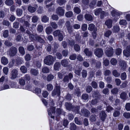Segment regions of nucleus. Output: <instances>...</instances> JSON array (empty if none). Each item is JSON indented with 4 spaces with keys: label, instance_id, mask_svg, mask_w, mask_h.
I'll list each match as a JSON object with an SVG mask.
<instances>
[{
    "label": "nucleus",
    "instance_id": "obj_46",
    "mask_svg": "<svg viewBox=\"0 0 130 130\" xmlns=\"http://www.w3.org/2000/svg\"><path fill=\"white\" fill-rule=\"evenodd\" d=\"M126 77V73L125 72H123L122 73L121 75V79L123 80H125Z\"/></svg>",
    "mask_w": 130,
    "mask_h": 130
},
{
    "label": "nucleus",
    "instance_id": "obj_37",
    "mask_svg": "<svg viewBox=\"0 0 130 130\" xmlns=\"http://www.w3.org/2000/svg\"><path fill=\"white\" fill-rule=\"evenodd\" d=\"M20 70L23 73H25L27 72V68L24 66H22L20 68Z\"/></svg>",
    "mask_w": 130,
    "mask_h": 130
},
{
    "label": "nucleus",
    "instance_id": "obj_52",
    "mask_svg": "<svg viewBox=\"0 0 130 130\" xmlns=\"http://www.w3.org/2000/svg\"><path fill=\"white\" fill-rule=\"evenodd\" d=\"M23 78L27 82H28L30 79V76L27 74H26Z\"/></svg>",
    "mask_w": 130,
    "mask_h": 130
},
{
    "label": "nucleus",
    "instance_id": "obj_26",
    "mask_svg": "<svg viewBox=\"0 0 130 130\" xmlns=\"http://www.w3.org/2000/svg\"><path fill=\"white\" fill-rule=\"evenodd\" d=\"M53 31L52 28L50 27H47L45 29V32L47 34H50Z\"/></svg>",
    "mask_w": 130,
    "mask_h": 130
},
{
    "label": "nucleus",
    "instance_id": "obj_57",
    "mask_svg": "<svg viewBox=\"0 0 130 130\" xmlns=\"http://www.w3.org/2000/svg\"><path fill=\"white\" fill-rule=\"evenodd\" d=\"M74 11L77 14H79L80 12V10L78 8L75 7L74 9Z\"/></svg>",
    "mask_w": 130,
    "mask_h": 130
},
{
    "label": "nucleus",
    "instance_id": "obj_58",
    "mask_svg": "<svg viewBox=\"0 0 130 130\" xmlns=\"http://www.w3.org/2000/svg\"><path fill=\"white\" fill-rule=\"evenodd\" d=\"M92 87L94 88H96L98 87V84L95 81H93L91 83Z\"/></svg>",
    "mask_w": 130,
    "mask_h": 130
},
{
    "label": "nucleus",
    "instance_id": "obj_9",
    "mask_svg": "<svg viewBox=\"0 0 130 130\" xmlns=\"http://www.w3.org/2000/svg\"><path fill=\"white\" fill-rule=\"evenodd\" d=\"M17 48L14 47H12L9 51V54L11 56H14L17 52Z\"/></svg>",
    "mask_w": 130,
    "mask_h": 130
},
{
    "label": "nucleus",
    "instance_id": "obj_41",
    "mask_svg": "<svg viewBox=\"0 0 130 130\" xmlns=\"http://www.w3.org/2000/svg\"><path fill=\"white\" fill-rule=\"evenodd\" d=\"M60 31L59 30H56L53 33V34L55 36H58L61 33Z\"/></svg>",
    "mask_w": 130,
    "mask_h": 130
},
{
    "label": "nucleus",
    "instance_id": "obj_60",
    "mask_svg": "<svg viewBox=\"0 0 130 130\" xmlns=\"http://www.w3.org/2000/svg\"><path fill=\"white\" fill-rule=\"evenodd\" d=\"M76 54H73L70 55L69 58L72 60H74L76 59Z\"/></svg>",
    "mask_w": 130,
    "mask_h": 130
},
{
    "label": "nucleus",
    "instance_id": "obj_11",
    "mask_svg": "<svg viewBox=\"0 0 130 130\" xmlns=\"http://www.w3.org/2000/svg\"><path fill=\"white\" fill-rule=\"evenodd\" d=\"M18 75V71L16 69H13L11 72V78L13 79L16 78Z\"/></svg>",
    "mask_w": 130,
    "mask_h": 130
},
{
    "label": "nucleus",
    "instance_id": "obj_61",
    "mask_svg": "<svg viewBox=\"0 0 130 130\" xmlns=\"http://www.w3.org/2000/svg\"><path fill=\"white\" fill-rule=\"evenodd\" d=\"M8 69L7 67H5L3 69V72L6 75H7L8 74Z\"/></svg>",
    "mask_w": 130,
    "mask_h": 130
},
{
    "label": "nucleus",
    "instance_id": "obj_29",
    "mask_svg": "<svg viewBox=\"0 0 130 130\" xmlns=\"http://www.w3.org/2000/svg\"><path fill=\"white\" fill-rule=\"evenodd\" d=\"M56 2L60 5L61 6L65 3L67 0H57Z\"/></svg>",
    "mask_w": 130,
    "mask_h": 130
},
{
    "label": "nucleus",
    "instance_id": "obj_15",
    "mask_svg": "<svg viewBox=\"0 0 130 130\" xmlns=\"http://www.w3.org/2000/svg\"><path fill=\"white\" fill-rule=\"evenodd\" d=\"M1 62L4 65H6L8 62V61L7 59L4 57H3L2 58Z\"/></svg>",
    "mask_w": 130,
    "mask_h": 130
},
{
    "label": "nucleus",
    "instance_id": "obj_21",
    "mask_svg": "<svg viewBox=\"0 0 130 130\" xmlns=\"http://www.w3.org/2000/svg\"><path fill=\"white\" fill-rule=\"evenodd\" d=\"M120 65L123 69H124L126 66V63L123 61H120Z\"/></svg>",
    "mask_w": 130,
    "mask_h": 130
},
{
    "label": "nucleus",
    "instance_id": "obj_30",
    "mask_svg": "<svg viewBox=\"0 0 130 130\" xmlns=\"http://www.w3.org/2000/svg\"><path fill=\"white\" fill-rule=\"evenodd\" d=\"M101 107L100 106H98V109H96L95 108H92L91 109V111L92 112L94 113L95 112H97L98 110H101Z\"/></svg>",
    "mask_w": 130,
    "mask_h": 130
},
{
    "label": "nucleus",
    "instance_id": "obj_59",
    "mask_svg": "<svg viewBox=\"0 0 130 130\" xmlns=\"http://www.w3.org/2000/svg\"><path fill=\"white\" fill-rule=\"evenodd\" d=\"M99 86L101 88H103L104 87V82L102 81L99 82Z\"/></svg>",
    "mask_w": 130,
    "mask_h": 130
},
{
    "label": "nucleus",
    "instance_id": "obj_50",
    "mask_svg": "<svg viewBox=\"0 0 130 130\" xmlns=\"http://www.w3.org/2000/svg\"><path fill=\"white\" fill-rule=\"evenodd\" d=\"M82 76L83 77H86L87 75V73L86 71L83 70L82 71Z\"/></svg>",
    "mask_w": 130,
    "mask_h": 130
},
{
    "label": "nucleus",
    "instance_id": "obj_32",
    "mask_svg": "<svg viewBox=\"0 0 130 130\" xmlns=\"http://www.w3.org/2000/svg\"><path fill=\"white\" fill-rule=\"evenodd\" d=\"M112 74L113 75L116 77L119 76L120 75V73L118 72L116 70H114L112 71Z\"/></svg>",
    "mask_w": 130,
    "mask_h": 130
},
{
    "label": "nucleus",
    "instance_id": "obj_24",
    "mask_svg": "<svg viewBox=\"0 0 130 130\" xmlns=\"http://www.w3.org/2000/svg\"><path fill=\"white\" fill-rule=\"evenodd\" d=\"M84 52L86 56H91L92 55V53L91 51H89L87 48L85 49Z\"/></svg>",
    "mask_w": 130,
    "mask_h": 130
},
{
    "label": "nucleus",
    "instance_id": "obj_19",
    "mask_svg": "<svg viewBox=\"0 0 130 130\" xmlns=\"http://www.w3.org/2000/svg\"><path fill=\"white\" fill-rule=\"evenodd\" d=\"M60 66V63L57 62L54 65V69L55 70H59Z\"/></svg>",
    "mask_w": 130,
    "mask_h": 130
},
{
    "label": "nucleus",
    "instance_id": "obj_63",
    "mask_svg": "<svg viewBox=\"0 0 130 130\" xmlns=\"http://www.w3.org/2000/svg\"><path fill=\"white\" fill-rule=\"evenodd\" d=\"M123 116L126 118H130V113L125 112L123 114Z\"/></svg>",
    "mask_w": 130,
    "mask_h": 130
},
{
    "label": "nucleus",
    "instance_id": "obj_55",
    "mask_svg": "<svg viewBox=\"0 0 130 130\" xmlns=\"http://www.w3.org/2000/svg\"><path fill=\"white\" fill-rule=\"evenodd\" d=\"M74 49L76 51H78L80 50V47L79 45L78 44H75L74 46Z\"/></svg>",
    "mask_w": 130,
    "mask_h": 130
},
{
    "label": "nucleus",
    "instance_id": "obj_3",
    "mask_svg": "<svg viewBox=\"0 0 130 130\" xmlns=\"http://www.w3.org/2000/svg\"><path fill=\"white\" fill-rule=\"evenodd\" d=\"M94 53L96 56L98 57H101L103 55V51L101 48H96L95 50Z\"/></svg>",
    "mask_w": 130,
    "mask_h": 130
},
{
    "label": "nucleus",
    "instance_id": "obj_20",
    "mask_svg": "<svg viewBox=\"0 0 130 130\" xmlns=\"http://www.w3.org/2000/svg\"><path fill=\"white\" fill-rule=\"evenodd\" d=\"M23 59L21 57H19L16 59L17 64L18 65L20 64L23 62Z\"/></svg>",
    "mask_w": 130,
    "mask_h": 130
},
{
    "label": "nucleus",
    "instance_id": "obj_6",
    "mask_svg": "<svg viewBox=\"0 0 130 130\" xmlns=\"http://www.w3.org/2000/svg\"><path fill=\"white\" fill-rule=\"evenodd\" d=\"M60 88L59 87H56L52 92V95L53 96L55 95L59 96L60 93Z\"/></svg>",
    "mask_w": 130,
    "mask_h": 130
},
{
    "label": "nucleus",
    "instance_id": "obj_33",
    "mask_svg": "<svg viewBox=\"0 0 130 130\" xmlns=\"http://www.w3.org/2000/svg\"><path fill=\"white\" fill-rule=\"evenodd\" d=\"M65 105L66 108L69 110H70L72 108V104L69 103H65Z\"/></svg>",
    "mask_w": 130,
    "mask_h": 130
},
{
    "label": "nucleus",
    "instance_id": "obj_44",
    "mask_svg": "<svg viewBox=\"0 0 130 130\" xmlns=\"http://www.w3.org/2000/svg\"><path fill=\"white\" fill-rule=\"evenodd\" d=\"M43 30V26L42 25H39L37 28V30L39 32H41Z\"/></svg>",
    "mask_w": 130,
    "mask_h": 130
},
{
    "label": "nucleus",
    "instance_id": "obj_39",
    "mask_svg": "<svg viewBox=\"0 0 130 130\" xmlns=\"http://www.w3.org/2000/svg\"><path fill=\"white\" fill-rule=\"evenodd\" d=\"M111 31L109 30H108L106 31L104 34L105 36L106 37H109L111 34Z\"/></svg>",
    "mask_w": 130,
    "mask_h": 130
},
{
    "label": "nucleus",
    "instance_id": "obj_64",
    "mask_svg": "<svg viewBox=\"0 0 130 130\" xmlns=\"http://www.w3.org/2000/svg\"><path fill=\"white\" fill-rule=\"evenodd\" d=\"M96 3V0H93L90 4V7L92 8L93 7L95 6Z\"/></svg>",
    "mask_w": 130,
    "mask_h": 130
},
{
    "label": "nucleus",
    "instance_id": "obj_12",
    "mask_svg": "<svg viewBox=\"0 0 130 130\" xmlns=\"http://www.w3.org/2000/svg\"><path fill=\"white\" fill-rule=\"evenodd\" d=\"M88 29L91 31H97L96 27H95V25L92 24H90L89 25Z\"/></svg>",
    "mask_w": 130,
    "mask_h": 130
},
{
    "label": "nucleus",
    "instance_id": "obj_62",
    "mask_svg": "<svg viewBox=\"0 0 130 130\" xmlns=\"http://www.w3.org/2000/svg\"><path fill=\"white\" fill-rule=\"evenodd\" d=\"M92 89V88L90 86H87L86 88V91L88 93H90Z\"/></svg>",
    "mask_w": 130,
    "mask_h": 130
},
{
    "label": "nucleus",
    "instance_id": "obj_25",
    "mask_svg": "<svg viewBox=\"0 0 130 130\" xmlns=\"http://www.w3.org/2000/svg\"><path fill=\"white\" fill-rule=\"evenodd\" d=\"M101 119L103 121H104L105 118L106 116V115L104 111H102L101 113Z\"/></svg>",
    "mask_w": 130,
    "mask_h": 130
},
{
    "label": "nucleus",
    "instance_id": "obj_56",
    "mask_svg": "<svg viewBox=\"0 0 130 130\" xmlns=\"http://www.w3.org/2000/svg\"><path fill=\"white\" fill-rule=\"evenodd\" d=\"M51 25L54 28L56 29L57 27V25L56 23L54 22H51L50 23Z\"/></svg>",
    "mask_w": 130,
    "mask_h": 130
},
{
    "label": "nucleus",
    "instance_id": "obj_4",
    "mask_svg": "<svg viewBox=\"0 0 130 130\" xmlns=\"http://www.w3.org/2000/svg\"><path fill=\"white\" fill-rule=\"evenodd\" d=\"M107 48L105 49V54L108 57H111L113 54V49L112 47H110Z\"/></svg>",
    "mask_w": 130,
    "mask_h": 130
},
{
    "label": "nucleus",
    "instance_id": "obj_18",
    "mask_svg": "<svg viewBox=\"0 0 130 130\" xmlns=\"http://www.w3.org/2000/svg\"><path fill=\"white\" fill-rule=\"evenodd\" d=\"M85 19L87 21H91L92 20L93 17L90 14H86L85 16Z\"/></svg>",
    "mask_w": 130,
    "mask_h": 130
},
{
    "label": "nucleus",
    "instance_id": "obj_13",
    "mask_svg": "<svg viewBox=\"0 0 130 130\" xmlns=\"http://www.w3.org/2000/svg\"><path fill=\"white\" fill-rule=\"evenodd\" d=\"M105 23L108 28H110L112 26V20L110 19L107 20L105 22Z\"/></svg>",
    "mask_w": 130,
    "mask_h": 130
},
{
    "label": "nucleus",
    "instance_id": "obj_51",
    "mask_svg": "<svg viewBox=\"0 0 130 130\" xmlns=\"http://www.w3.org/2000/svg\"><path fill=\"white\" fill-rule=\"evenodd\" d=\"M82 70V69L81 68H79L78 69H76L75 70V73L78 75H79L80 74V72Z\"/></svg>",
    "mask_w": 130,
    "mask_h": 130
},
{
    "label": "nucleus",
    "instance_id": "obj_54",
    "mask_svg": "<svg viewBox=\"0 0 130 130\" xmlns=\"http://www.w3.org/2000/svg\"><path fill=\"white\" fill-rule=\"evenodd\" d=\"M120 114V112L119 110H116L113 113V115L115 117H117L119 116Z\"/></svg>",
    "mask_w": 130,
    "mask_h": 130
},
{
    "label": "nucleus",
    "instance_id": "obj_10",
    "mask_svg": "<svg viewBox=\"0 0 130 130\" xmlns=\"http://www.w3.org/2000/svg\"><path fill=\"white\" fill-rule=\"evenodd\" d=\"M124 55L126 57H128L130 55V45L128 46L126 49L123 51Z\"/></svg>",
    "mask_w": 130,
    "mask_h": 130
},
{
    "label": "nucleus",
    "instance_id": "obj_34",
    "mask_svg": "<svg viewBox=\"0 0 130 130\" xmlns=\"http://www.w3.org/2000/svg\"><path fill=\"white\" fill-rule=\"evenodd\" d=\"M73 15V12L71 11L67 12L65 13L66 17L68 18H70Z\"/></svg>",
    "mask_w": 130,
    "mask_h": 130
},
{
    "label": "nucleus",
    "instance_id": "obj_49",
    "mask_svg": "<svg viewBox=\"0 0 130 130\" xmlns=\"http://www.w3.org/2000/svg\"><path fill=\"white\" fill-rule=\"evenodd\" d=\"M54 78V76L52 74L49 75L47 77V79L48 81H50L53 79Z\"/></svg>",
    "mask_w": 130,
    "mask_h": 130
},
{
    "label": "nucleus",
    "instance_id": "obj_5",
    "mask_svg": "<svg viewBox=\"0 0 130 130\" xmlns=\"http://www.w3.org/2000/svg\"><path fill=\"white\" fill-rule=\"evenodd\" d=\"M112 15L113 17H115V19L116 20L118 19L120 15L122 14L121 12H119L116 10H113L111 12Z\"/></svg>",
    "mask_w": 130,
    "mask_h": 130
},
{
    "label": "nucleus",
    "instance_id": "obj_38",
    "mask_svg": "<svg viewBox=\"0 0 130 130\" xmlns=\"http://www.w3.org/2000/svg\"><path fill=\"white\" fill-rule=\"evenodd\" d=\"M70 128L71 130H75L76 129V125L73 123H71L70 124Z\"/></svg>",
    "mask_w": 130,
    "mask_h": 130
},
{
    "label": "nucleus",
    "instance_id": "obj_45",
    "mask_svg": "<svg viewBox=\"0 0 130 130\" xmlns=\"http://www.w3.org/2000/svg\"><path fill=\"white\" fill-rule=\"evenodd\" d=\"M126 94L125 92H122L120 95V97L121 98L123 99H126Z\"/></svg>",
    "mask_w": 130,
    "mask_h": 130
},
{
    "label": "nucleus",
    "instance_id": "obj_14",
    "mask_svg": "<svg viewBox=\"0 0 130 130\" xmlns=\"http://www.w3.org/2000/svg\"><path fill=\"white\" fill-rule=\"evenodd\" d=\"M68 59H64L61 60V65L64 67H67L68 64Z\"/></svg>",
    "mask_w": 130,
    "mask_h": 130
},
{
    "label": "nucleus",
    "instance_id": "obj_35",
    "mask_svg": "<svg viewBox=\"0 0 130 130\" xmlns=\"http://www.w3.org/2000/svg\"><path fill=\"white\" fill-rule=\"evenodd\" d=\"M42 72L44 73H48L49 72V69L47 67H43L42 69Z\"/></svg>",
    "mask_w": 130,
    "mask_h": 130
},
{
    "label": "nucleus",
    "instance_id": "obj_22",
    "mask_svg": "<svg viewBox=\"0 0 130 130\" xmlns=\"http://www.w3.org/2000/svg\"><path fill=\"white\" fill-rule=\"evenodd\" d=\"M19 51L21 54L23 55L25 54V52L24 48L22 46L20 47L19 48Z\"/></svg>",
    "mask_w": 130,
    "mask_h": 130
},
{
    "label": "nucleus",
    "instance_id": "obj_43",
    "mask_svg": "<svg viewBox=\"0 0 130 130\" xmlns=\"http://www.w3.org/2000/svg\"><path fill=\"white\" fill-rule=\"evenodd\" d=\"M37 35L34 36L32 34H30L29 35V37L32 40H36V38L37 37Z\"/></svg>",
    "mask_w": 130,
    "mask_h": 130
},
{
    "label": "nucleus",
    "instance_id": "obj_48",
    "mask_svg": "<svg viewBox=\"0 0 130 130\" xmlns=\"http://www.w3.org/2000/svg\"><path fill=\"white\" fill-rule=\"evenodd\" d=\"M36 39L41 43H43L44 42V40L39 36H37Z\"/></svg>",
    "mask_w": 130,
    "mask_h": 130
},
{
    "label": "nucleus",
    "instance_id": "obj_16",
    "mask_svg": "<svg viewBox=\"0 0 130 130\" xmlns=\"http://www.w3.org/2000/svg\"><path fill=\"white\" fill-rule=\"evenodd\" d=\"M82 112L83 115L86 117H88L90 114L89 111L85 109L82 110Z\"/></svg>",
    "mask_w": 130,
    "mask_h": 130
},
{
    "label": "nucleus",
    "instance_id": "obj_47",
    "mask_svg": "<svg viewBox=\"0 0 130 130\" xmlns=\"http://www.w3.org/2000/svg\"><path fill=\"white\" fill-rule=\"evenodd\" d=\"M38 19V18L37 16H34L32 18V21L33 23H36L37 22Z\"/></svg>",
    "mask_w": 130,
    "mask_h": 130
},
{
    "label": "nucleus",
    "instance_id": "obj_31",
    "mask_svg": "<svg viewBox=\"0 0 130 130\" xmlns=\"http://www.w3.org/2000/svg\"><path fill=\"white\" fill-rule=\"evenodd\" d=\"M16 12L17 15L18 16H20L22 14L23 11L21 9H18L16 10Z\"/></svg>",
    "mask_w": 130,
    "mask_h": 130
},
{
    "label": "nucleus",
    "instance_id": "obj_7",
    "mask_svg": "<svg viewBox=\"0 0 130 130\" xmlns=\"http://www.w3.org/2000/svg\"><path fill=\"white\" fill-rule=\"evenodd\" d=\"M100 12L101 13V18H103L105 15V13L104 11H102V9L101 8L96 9L95 10V15H97L99 14Z\"/></svg>",
    "mask_w": 130,
    "mask_h": 130
},
{
    "label": "nucleus",
    "instance_id": "obj_53",
    "mask_svg": "<svg viewBox=\"0 0 130 130\" xmlns=\"http://www.w3.org/2000/svg\"><path fill=\"white\" fill-rule=\"evenodd\" d=\"M122 52V50L120 48H118L116 49V54L117 55H120Z\"/></svg>",
    "mask_w": 130,
    "mask_h": 130
},
{
    "label": "nucleus",
    "instance_id": "obj_42",
    "mask_svg": "<svg viewBox=\"0 0 130 130\" xmlns=\"http://www.w3.org/2000/svg\"><path fill=\"white\" fill-rule=\"evenodd\" d=\"M47 89L48 91H51L53 88V86L51 84H48L46 85Z\"/></svg>",
    "mask_w": 130,
    "mask_h": 130
},
{
    "label": "nucleus",
    "instance_id": "obj_36",
    "mask_svg": "<svg viewBox=\"0 0 130 130\" xmlns=\"http://www.w3.org/2000/svg\"><path fill=\"white\" fill-rule=\"evenodd\" d=\"M28 9L29 12L32 13L36 10V9L34 7L29 6L28 7Z\"/></svg>",
    "mask_w": 130,
    "mask_h": 130
},
{
    "label": "nucleus",
    "instance_id": "obj_1",
    "mask_svg": "<svg viewBox=\"0 0 130 130\" xmlns=\"http://www.w3.org/2000/svg\"><path fill=\"white\" fill-rule=\"evenodd\" d=\"M54 61L53 57L50 55L46 57L44 60V63L48 66L52 65Z\"/></svg>",
    "mask_w": 130,
    "mask_h": 130
},
{
    "label": "nucleus",
    "instance_id": "obj_8",
    "mask_svg": "<svg viewBox=\"0 0 130 130\" xmlns=\"http://www.w3.org/2000/svg\"><path fill=\"white\" fill-rule=\"evenodd\" d=\"M56 13L59 15L63 16L64 13V10L61 7H58L56 10Z\"/></svg>",
    "mask_w": 130,
    "mask_h": 130
},
{
    "label": "nucleus",
    "instance_id": "obj_23",
    "mask_svg": "<svg viewBox=\"0 0 130 130\" xmlns=\"http://www.w3.org/2000/svg\"><path fill=\"white\" fill-rule=\"evenodd\" d=\"M49 20L48 17L46 15H44L41 18V21L42 22L44 23H46Z\"/></svg>",
    "mask_w": 130,
    "mask_h": 130
},
{
    "label": "nucleus",
    "instance_id": "obj_40",
    "mask_svg": "<svg viewBox=\"0 0 130 130\" xmlns=\"http://www.w3.org/2000/svg\"><path fill=\"white\" fill-rule=\"evenodd\" d=\"M19 83L20 85H21L23 86L25 85V79L23 78V77L19 80Z\"/></svg>",
    "mask_w": 130,
    "mask_h": 130
},
{
    "label": "nucleus",
    "instance_id": "obj_27",
    "mask_svg": "<svg viewBox=\"0 0 130 130\" xmlns=\"http://www.w3.org/2000/svg\"><path fill=\"white\" fill-rule=\"evenodd\" d=\"M5 3L7 5L11 6L14 3V2L12 0H6Z\"/></svg>",
    "mask_w": 130,
    "mask_h": 130
},
{
    "label": "nucleus",
    "instance_id": "obj_17",
    "mask_svg": "<svg viewBox=\"0 0 130 130\" xmlns=\"http://www.w3.org/2000/svg\"><path fill=\"white\" fill-rule=\"evenodd\" d=\"M31 74L34 76H36L39 74L38 71V70L32 69L30 70Z\"/></svg>",
    "mask_w": 130,
    "mask_h": 130
},
{
    "label": "nucleus",
    "instance_id": "obj_28",
    "mask_svg": "<svg viewBox=\"0 0 130 130\" xmlns=\"http://www.w3.org/2000/svg\"><path fill=\"white\" fill-rule=\"evenodd\" d=\"M117 61L116 59L112 58L110 61V62L111 64L115 66L116 65L117 63Z\"/></svg>",
    "mask_w": 130,
    "mask_h": 130
},
{
    "label": "nucleus",
    "instance_id": "obj_2",
    "mask_svg": "<svg viewBox=\"0 0 130 130\" xmlns=\"http://www.w3.org/2000/svg\"><path fill=\"white\" fill-rule=\"evenodd\" d=\"M55 107L52 106L47 110L48 115L52 118L54 119V115L55 112Z\"/></svg>",
    "mask_w": 130,
    "mask_h": 130
}]
</instances>
